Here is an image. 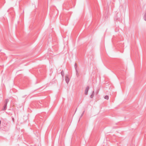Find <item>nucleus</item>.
<instances>
[{
    "mask_svg": "<svg viewBox=\"0 0 146 146\" xmlns=\"http://www.w3.org/2000/svg\"><path fill=\"white\" fill-rule=\"evenodd\" d=\"M144 18L145 20L146 21V12L144 15Z\"/></svg>",
    "mask_w": 146,
    "mask_h": 146,
    "instance_id": "nucleus-7",
    "label": "nucleus"
},
{
    "mask_svg": "<svg viewBox=\"0 0 146 146\" xmlns=\"http://www.w3.org/2000/svg\"><path fill=\"white\" fill-rule=\"evenodd\" d=\"M9 101V100L8 99H6L5 101V104H7Z\"/></svg>",
    "mask_w": 146,
    "mask_h": 146,
    "instance_id": "nucleus-4",
    "label": "nucleus"
},
{
    "mask_svg": "<svg viewBox=\"0 0 146 146\" xmlns=\"http://www.w3.org/2000/svg\"><path fill=\"white\" fill-rule=\"evenodd\" d=\"M89 87L88 86L86 87V89L85 90V94L86 95H87L88 94V91L89 90Z\"/></svg>",
    "mask_w": 146,
    "mask_h": 146,
    "instance_id": "nucleus-1",
    "label": "nucleus"
},
{
    "mask_svg": "<svg viewBox=\"0 0 146 146\" xmlns=\"http://www.w3.org/2000/svg\"><path fill=\"white\" fill-rule=\"evenodd\" d=\"M7 104H4V106H3V110H5L7 109Z\"/></svg>",
    "mask_w": 146,
    "mask_h": 146,
    "instance_id": "nucleus-3",
    "label": "nucleus"
},
{
    "mask_svg": "<svg viewBox=\"0 0 146 146\" xmlns=\"http://www.w3.org/2000/svg\"><path fill=\"white\" fill-rule=\"evenodd\" d=\"M65 80L66 83L68 84L69 81V79L67 76L66 77Z\"/></svg>",
    "mask_w": 146,
    "mask_h": 146,
    "instance_id": "nucleus-2",
    "label": "nucleus"
},
{
    "mask_svg": "<svg viewBox=\"0 0 146 146\" xmlns=\"http://www.w3.org/2000/svg\"><path fill=\"white\" fill-rule=\"evenodd\" d=\"M109 96L107 95L106 96L104 97V98L107 100H108L109 99Z\"/></svg>",
    "mask_w": 146,
    "mask_h": 146,
    "instance_id": "nucleus-5",
    "label": "nucleus"
},
{
    "mask_svg": "<svg viewBox=\"0 0 146 146\" xmlns=\"http://www.w3.org/2000/svg\"><path fill=\"white\" fill-rule=\"evenodd\" d=\"M61 74L63 77L64 75V72L63 70H62L61 72Z\"/></svg>",
    "mask_w": 146,
    "mask_h": 146,
    "instance_id": "nucleus-6",
    "label": "nucleus"
},
{
    "mask_svg": "<svg viewBox=\"0 0 146 146\" xmlns=\"http://www.w3.org/2000/svg\"><path fill=\"white\" fill-rule=\"evenodd\" d=\"M84 111L82 113V115H81V117H82V116L84 114Z\"/></svg>",
    "mask_w": 146,
    "mask_h": 146,
    "instance_id": "nucleus-11",
    "label": "nucleus"
},
{
    "mask_svg": "<svg viewBox=\"0 0 146 146\" xmlns=\"http://www.w3.org/2000/svg\"><path fill=\"white\" fill-rule=\"evenodd\" d=\"M74 66H75V69H76V70H77L76 68L77 67V66L76 63H75Z\"/></svg>",
    "mask_w": 146,
    "mask_h": 146,
    "instance_id": "nucleus-10",
    "label": "nucleus"
},
{
    "mask_svg": "<svg viewBox=\"0 0 146 146\" xmlns=\"http://www.w3.org/2000/svg\"><path fill=\"white\" fill-rule=\"evenodd\" d=\"M76 75H77V76L78 77V70H76Z\"/></svg>",
    "mask_w": 146,
    "mask_h": 146,
    "instance_id": "nucleus-8",
    "label": "nucleus"
},
{
    "mask_svg": "<svg viewBox=\"0 0 146 146\" xmlns=\"http://www.w3.org/2000/svg\"><path fill=\"white\" fill-rule=\"evenodd\" d=\"M94 93V91H93V93L90 96V98H92L94 96L93 93Z\"/></svg>",
    "mask_w": 146,
    "mask_h": 146,
    "instance_id": "nucleus-9",
    "label": "nucleus"
}]
</instances>
